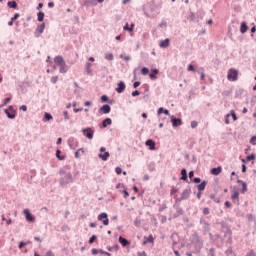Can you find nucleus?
<instances>
[{
	"label": "nucleus",
	"instance_id": "nucleus-1",
	"mask_svg": "<svg viewBox=\"0 0 256 256\" xmlns=\"http://www.w3.org/2000/svg\"><path fill=\"white\" fill-rule=\"evenodd\" d=\"M54 63L60 68V73H67V64H65V60L61 56H56Z\"/></svg>",
	"mask_w": 256,
	"mask_h": 256
},
{
	"label": "nucleus",
	"instance_id": "nucleus-2",
	"mask_svg": "<svg viewBox=\"0 0 256 256\" xmlns=\"http://www.w3.org/2000/svg\"><path fill=\"white\" fill-rule=\"evenodd\" d=\"M238 78L239 72L235 68H231L227 74L228 81H237Z\"/></svg>",
	"mask_w": 256,
	"mask_h": 256
},
{
	"label": "nucleus",
	"instance_id": "nucleus-3",
	"mask_svg": "<svg viewBox=\"0 0 256 256\" xmlns=\"http://www.w3.org/2000/svg\"><path fill=\"white\" fill-rule=\"evenodd\" d=\"M105 151H106L105 147L100 148V153H99L98 157L102 161H107V159H109V157H110L109 152H105Z\"/></svg>",
	"mask_w": 256,
	"mask_h": 256
},
{
	"label": "nucleus",
	"instance_id": "nucleus-4",
	"mask_svg": "<svg viewBox=\"0 0 256 256\" xmlns=\"http://www.w3.org/2000/svg\"><path fill=\"white\" fill-rule=\"evenodd\" d=\"M98 221H102L103 225L107 226L109 225V218L107 216V213H101L98 215Z\"/></svg>",
	"mask_w": 256,
	"mask_h": 256
},
{
	"label": "nucleus",
	"instance_id": "nucleus-5",
	"mask_svg": "<svg viewBox=\"0 0 256 256\" xmlns=\"http://www.w3.org/2000/svg\"><path fill=\"white\" fill-rule=\"evenodd\" d=\"M23 213H24L25 218H26L27 221H29L30 223H34L35 217H33V215H31V212H29L28 209H24Z\"/></svg>",
	"mask_w": 256,
	"mask_h": 256
},
{
	"label": "nucleus",
	"instance_id": "nucleus-6",
	"mask_svg": "<svg viewBox=\"0 0 256 256\" xmlns=\"http://www.w3.org/2000/svg\"><path fill=\"white\" fill-rule=\"evenodd\" d=\"M83 135H85V137H87V139H93V129L91 128H86L82 130Z\"/></svg>",
	"mask_w": 256,
	"mask_h": 256
},
{
	"label": "nucleus",
	"instance_id": "nucleus-7",
	"mask_svg": "<svg viewBox=\"0 0 256 256\" xmlns=\"http://www.w3.org/2000/svg\"><path fill=\"white\" fill-rule=\"evenodd\" d=\"M231 199L233 203H236L239 205V191L238 190H233L231 193Z\"/></svg>",
	"mask_w": 256,
	"mask_h": 256
},
{
	"label": "nucleus",
	"instance_id": "nucleus-8",
	"mask_svg": "<svg viewBox=\"0 0 256 256\" xmlns=\"http://www.w3.org/2000/svg\"><path fill=\"white\" fill-rule=\"evenodd\" d=\"M5 113L8 119H15V110H13V106H10L8 109H6Z\"/></svg>",
	"mask_w": 256,
	"mask_h": 256
},
{
	"label": "nucleus",
	"instance_id": "nucleus-9",
	"mask_svg": "<svg viewBox=\"0 0 256 256\" xmlns=\"http://www.w3.org/2000/svg\"><path fill=\"white\" fill-rule=\"evenodd\" d=\"M71 181H73V178L71 174H68L64 178H62L61 183L62 185H67V183H71Z\"/></svg>",
	"mask_w": 256,
	"mask_h": 256
},
{
	"label": "nucleus",
	"instance_id": "nucleus-10",
	"mask_svg": "<svg viewBox=\"0 0 256 256\" xmlns=\"http://www.w3.org/2000/svg\"><path fill=\"white\" fill-rule=\"evenodd\" d=\"M171 122L173 127H180V125H183V122L179 118H172Z\"/></svg>",
	"mask_w": 256,
	"mask_h": 256
},
{
	"label": "nucleus",
	"instance_id": "nucleus-11",
	"mask_svg": "<svg viewBox=\"0 0 256 256\" xmlns=\"http://www.w3.org/2000/svg\"><path fill=\"white\" fill-rule=\"evenodd\" d=\"M117 93H123L125 91V82L120 81L118 87L116 88Z\"/></svg>",
	"mask_w": 256,
	"mask_h": 256
},
{
	"label": "nucleus",
	"instance_id": "nucleus-12",
	"mask_svg": "<svg viewBox=\"0 0 256 256\" xmlns=\"http://www.w3.org/2000/svg\"><path fill=\"white\" fill-rule=\"evenodd\" d=\"M190 195H191V189H185V190L182 192L181 199H182V200L189 199Z\"/></svg>",
	"mask_w": 256,
	"mask_h": 256
},
{
	"label": "nucleus",
	"instance_id": "nucleus-13",
	"mask_svg": "<svg viewBox=\"0 0 256 256\" xmlns=\"http://www.w3.org/2000/svg\"><path fill=\"white\" fill-rule=\"evenodd\" d=\"M100 111L102 113H104L105 115H107V113H111V106L109 105H103L101 108H100Z\"/></svg>",
	"mask_w": 256,
	"mask_h": 256
},
{
	"label": "nucleus",
	"instance_id": "nucleus-14",
	"mask_svg": "<svg viewBox=\"0 0 256 256\" xmlns=\"http://www.w3.org/2000/svg\"><path fill=\"white\" fill-rule=\"evenodd\" d=\"M43 31H45V23L41 24L40 26H38L36 28L37 37H39L41 35V33H43Z\"/></svg>",
	"mask_w": 256,
	"mask_h": 256
},
{
	"label": "nucleus",
	"instance_id": "nucleus-15",
	"mask_svg": "<svg viewBox=\"0 0 256 256\" xmlns=\"http://www.w3.org/2000/svg\"><path fill=\"white\" fill-rule=\"evenodd\" d=\"M169 44H170V40H169V38H166L165 40H162L160 42V47L162 49H167V47H169Z\"/></svg>",
	"mask_w": 256,
	"mask_h": 256
},
{
	"label": "nucleus",
	"instance_id": "nucleus-16",
	"mask_svg": "<svg viewBox=\"0 0 256 256\" xmlns=\"http://www.w3.org/2000/svg\"><path fill=\"white\" fill-rule=\"evenodd\" d=\"M223 171V168L221 166L217 168H212L211 169V174L212 175H219Z\"/></svg>",
	"mask_w": 256,
	"mask_h": 256
},
{
	"label": "nucleus",
	"instance_id": "nucleus-17",
	"mask_svg": "<svg viewBox=\"0 0 256 256\" xmlns=\"http://www.w3.org/2000/svg\"><path fill=\"white\" fill-rule=\"evenodd\" d=\"M146 146L150 147V151H155V142H153V140L151 139L147 140Z\"/></svg>",
	"mask_w": 256,
	"mask_h": 256
},
{
	"label": "nucleus",
	"instance_id": "nucleus-18",
	"mask_svg": "<svg viewBox=\"0 0 256 256\" xmlns=\"http://www.w3.org/2000/svg\"><path fill=\"white\" fill-rule=\"evenodd\" d=\"M119 243L122 244V247H127V245H130L127 239L123 238V236L119 237Z\"/></svg>",
	"mask_w": 256,
	"mask_h": 256
},
{
	"label": "nucleus",
	"instance_id": "nucleus-19",
	"mask_svg": "<svg viewBox=\"0 0 256 256\" xmlns=\"http://www.w3.org/2000/svg\"><path fill=\"white\" fill-rule=\"evenodd\" d=\"M157 75H159V70L154 69V70H152V72L149 74V77H150V79L155 80V79H157Z\"/></svg>",
	"mask_w": 256,
	"mask_h": 256
},
{
	"label": "nucleus",
	"instance_id": "nucleus-20",
	"mask_svg": "<svg viewBox=\"0 0 256 256\" xmlns=\"http://www.w3.org/2000/svg\"><path fill=\"white\" fill-rule=\"evenodd\" d=\"M247 29H249V27H247V23L246 22H242L241 23L240 32L241 33H247Z\"/></svg>",
	"mask_w": 256,
	"mask_h": 256
},
{
	"label": "nucleus",
	"instance_id": "nucleus-21",
	"mask_svg": "<svg viewBox=\"0 0 256 256\" xmlns=\"http://www.w3.org/2000/svg\"><path fill=\"white\" fill-rule=\"evenodd\" d=\"M113 123V121L111 120V118H106L105 120H103L102 122V127H107V125H111Z\"/></svg>",
	"mask_w": 256,
	"mask_h": 256
},
{
	"label": "nucleus",
	"instance_id": "nucleus-22",
	"mask_svg": "<svg viewBox=\"0 0 256 256\" xmlns=\"http://www.w3.org/2000/svg\"><path fill=\"white\" fill-rule=\"evenodd\" d=\"M238 183L242 184L241 193H247V183L243 182L242 180H238Z\"/></svg>",
	"mask_w": 256,
	"mask_h": 256
},
{
	"label": "nucleus",
	"instance_id": "nucleus-23",
	"mask_svg": "<svg viewBox=\"0 0 256 256\" xmlns=\"http://www.w3.org/2000/svg\"><path fill=\"white\" fill-rule=\"evenodd\" d=\"M205 187H207V182L203 181L201 184L198 185V191H205Z\"/></svg>",
	"mask_w": 256,
	"mask_h": 256
},
{
	"label": "nucleus",
	"instance_id": "nucleus-24",
	"mask_svg": "<svg viewBox=\"0 0 256 256\" xmlns=\"http://www.w3.org/2000/svg\"><path fill=\"white\" fill-rule=\"evenodd\" d=\"M84 153H85V150H83V148L78 149L77 152L75 153L76 159H79V157H81V155H83Z\"/></svg>",
	"mask_w": 256,
	"mask_h": 256
},
{
	"label": "nucleus",
	"instance_id": "nucleus-25",
	"mask_svg": "<svg viewBox=\"0 0 256 256\" xmlns=\"http://www.w3.org/2000/svg\"><path fill=\"white\" fill-rule=\"evenodd\" d=\"M181 175H182V177H181L182 181H187V170L186 169L181 170Z\"/></svg>",
	"mask_w": 256,
	"mask_h": 256
},
{
	"label": "nucleus",
	"instance_id": "nucleus-26",
	"mask_svg": "<svg viewBox=\"0 0 256 256\" xmlns=\"http://www.w3.org/2000/svg\"><path fill=\"white\" fill-rule=\"evenodd\" d=\"M8 7H10V9H17V2L9 1L8 2Z\"/></svg>",
	"mask_w": 256,
	"mask_h": 256
},
{
	"label": "nucleus",
	"instance_id": "nucleus-27",
	"mask_svg": "<svg viewBox=\"0 0 256 256\" xmlns=\"http://www.w3.org/2000/svg\"><path fill=\"white\" fill-rule=\"evenodd\" d=\"M56 157L57 159H59L60 161H63L65 159V156H61V150H57L56 151Z\"/></svg>",
	"mask_w": 256,
	"mask_h": 256
},
{
	"label": "nucleus",
	"instance_id": "nucleus-28",
	"mask_svg": "<svg viewBox=\"0 0 256 256\" xmlns=\"http://www.w3.org/2000/svg\"><path fill=\"white\" fill-rule=\"evenodd\" d=\"M161 113H164V115H169V110H165L163 108L158 109V115H161Z\"/></svg>",
	"mask_w": 256,
	"mask_h": 256
},
{
	"label": "nucleus",
	"instance_id": "nucleus-29",
	"mask_svg": "<svg viewBox=\"0 0 256 256\" xmlns=\"http://www.w3.org/2000/svg\"><path fill=\"white\" fill-rule=\"evenodd\" d=\"M91 67H93V65L91 63L86 64V71H87L88 75H91Z\"/></svg>",
	"mask_w": 256,
	"mask_h": 256
},
{
	"label": "nucleus",
	"instance_id": "nucleus-30",
	"mask_svg": "<svg viewBox=\"0 0 256 256\" xmlns=\"http://www.w3.org/2000/svg\"><path fill=\"white\" fill-rule=\"evenodd\" d=\"M44 119H45V121H51V119H53V116L49 113H45L44 114Z\"/></svg>",
	"mask_w": 256,
	"mask_h": 256
},
{
	"label": "nucleus",
	"instance_id": "nucleus-31",
	"mask_svg": "<svg viewBox=\"0 0 256 256\" xmlns=\"http://www.w3.org/2000/svg\"><path fill=\"white\" fill-rule=\"evenodd\" d=\"M43 19H45V13H43V12H39L38 13V21H43Z\"/></svg>",
	"mask_w": 256,
	"mask_h": 256
},
{
	"label": "nucleus",
	"instance_id": "nucleus-32",
	"mask_svg": "<svg viewBox=\"0 0 256 256\" xmlns=\"http://www.w3.org/2000/svg\"><path fill=\"white\" fill-rule=\"evenodd\" d=\"M230 116L232 117L233 121H237V114H235V110L230 111Z\"/></svg>",
	"mask_w": 256,
	"mask_h": 256
},
{
	"label": "nucleus",
	"instance_id": "nucleus-33",
	"mask_svg": "<svg viewBox=\"0 0 256 256\" xmlns=\"http://www.w3.org/2000/svg\"><path fill=\"white\" fill-rule=\"evenodd\" d=\"M123 29L124 31H129L130 33H133V28L129 27V23H127Z\"/></svg>",
	"mask_w": 256,
	"mask_h": 256
},
{
	"label": "nucleus",
	"instance_id": "nucleus-34",
	"mask_svg": "<svg viewBox=\"0 0 256 256\" xmlns=\"http://www.w3.org/2000/svg\"><path fill=\"white\" fill-rule=\"evenodd\" d=\"M141 73H142V75H148L149 74V68H147V67L142 68Z\"/></svg>",
	"mask_w": 256,
	"mask_h": 256
},
{
	"label": "nucleus",
	"instance_id": "nucleus-35",
	"mask_svg": "<svg viewBox=\"0 0 256 256\" xmlns=\"http://www.w3.org/2000/svg\"><path fill=\"white\" fill-rule=\"evenodd\" d=\"M246 161H255V154H251L246 157Z\"/></svg>",
	"mask_w": 256,
	"mask_h": 256
},
{
	"label": "nucleus",
	"instance_id": "nucleus-36",
	"mask_svg": "<svg viewBox=\"0 0 256 256\" xmlns=\"http://www.w3.org/2000/svg\"><path fill=\"white\" fill-rule=\"evenodd\" d=\"M105 59H107L108 61H113V54L112 53L106 54Z\"/></svg>",
	"mask_w": 256,
	"mask_h": 256
},
{
	"label": "nucleus",
	"instance_id": "nucleus-37",
	"mask_svg": "<svg viewBox=\"0 0 256 256\" xmlns=\"http://www.w3.org/2000/svg\"><path fill=\"white\" fill-rule=\"evenodd\" d=\"M95 241H97V236L96 235L91 236V238L89 239L90 245H92V243H95Z\"/></svg>",
	"mask_w": 256,
	"mask_h": 256
},
{
	"label": "nucleus",
	"instance_id": "nucleus-38",
	"mask_svg": "<svg viewBox=\"0 0 256 256\" xmlns=\"http://www.w3.org/2000/svg\"><path fill=\"white\" fill-rule=\"evenodd\" d=\"M197 125H199V123H198L197 121H192V122H191V127H192V129L197 128Z\"/></svg>",
	"mask_w": 256,
	"mask_h": 256
},
{
	"label": "nucleus",
	"instance_id": "nucleus-39",
	"mask_svg": "<svg viewBox=\"0 0 256 256\" xmlns=\"http://www.w3.org/2000/svg\"><path fill=\"white\" fill-rule=\"evenodd\" d=\"M229 117H231V114H227V115L225 116V123H226V125H229V123H230Z\"/></svg>",
	"mask_w": 256,
	"mask_h": 256
},
{
	"label": "nucleus",
	"instance_id": "nucleus-40",
	"mask_svg": "<svg viewBox=\"0 0 256 256\" xmlns=\"http://www.w3.org/2000/svg\"><path fill=\"white\" fill-rule=\"evenodd\" d=\"M115 171L117 175H121V173H123V170L121 169V167H116Z\"/></svg>",
	"mask_w": 256,
	"mask_h": 256
},
{
	"label": "nucleus",
	"instance_id": "nucleus-41",
	"mask_svg": "<svg viewBox=\"0 0 256 256\" xmlns=\"http://www.w3.org/2000/svg\"><path fill=\"white\" fill-rule=\"evenodd\" d=\"M250 143H251V145H256V136H253V137L250 139Z\"/></svg>",
	"mask_w": 256,
	"mask_h": 256
},
{
	"label": "nucleus",
	"instance_id": "nucleus-42",
	"mask_svg": "<svg viewBox=\"0 0 256 256\" xmlns=\"http://www.w3.org/2000/svg\"><path fill=\"white\" fill-rule=\"evenodd\" d=\"M57 81H59V77L53 76V77L51 78V82H52V83H57Z\"/></svg>",
	"mask_w": 256,
	"mask_h": 256
},
{
	"label": "nucleus",
	"instance_id": "nucleus-43",
	"mask_svg": "<svg viewBox=\"0 0 256 256\" xmlns=\"http://www.w3.org/2000/svg\"><path fill=\"white\" fill-rule=\"evenodd\" d=\"M137 95H141V92H139V90L132 92V97H137Z\"/></svg>",
	"mask_w": 256,
	"mask_h": 256
},
{
	"label": "nucleus",
	"instance_id": "nucleus-44",
	"mask_svg": "<svg viewBox=\"0 0 256 256\" xmlns=\"http://www.w3.org/2000/svg\"><path fill=\"white\" fill-rule=\"evenodd\" d=\"M170 193L171 195H174V193H179V190L177 188H172Z\"/></svg>",
	"mask_w": 256,
	"mask_h": 256
},
{
	"label": "nucleus",
	"instance_id": "nucleus-45",
	"mask_svg": "<svg viewBox=\"0 0 256 256\" xmlns=\"http://www.w3.org/2000/svg\"><path fill=\"white\" fill-rule=\"evenodd\" d=\"M63 115H64V119H66V120L69 119V112L64 111Z\"/></svg>",
	"mask_w": 256,
	"mask_h": 256
},
{
	"label": "nucleus",
	"instance_id": "nucleus-46",
	"mask_svg": "<svg viewBox=\"0 0 256 256\" xmlns=\"http://www.w3.org/2000/svg\"><path fill=\"white\" fill-rule=\"evenodd\" d=\"M85 107H91V105H93V103L91 101H86L84 103Z\"/></svg>",
	"mask_w": 256,
	"mask_h": 256
},
{
	"label": "nucleus",
	"instance_id": "nucleus-47",
	"mask_svg": "<svg viewBox=\"0 0 256 256\" xmlns=\"http://www.w3.org/2000/svg\"><path fill=\"white\" fill-rule=\"evenodd\" d=\"M203 215H209V208L203 209Z\"/></svg>",
	"mask_w": 256,
	"mask_h": 256
},
{
	"label": "nucleus",
	"instance_id": "nucleus-48",
	"mask_svg": "<svg viewBox=\"0 0 256 256\" xmlns=\"http://www.w3.org/2000/svg\"><path fill=\"white\" fill-rule=\"evenodd\" d=\"M108 97L107 96H105V95H103L102 97H101V101L103 102V103H105V101H108Z\"/></svg>",
	"mask_w": 256,
	"mask_h": 256
},
{
	"label": "nucleus",
	"instance_id": "nucleus-49",
	"mask_svg": "<svg viewBox=\"0 0 256 256\" xmlns=\"http://www.w3.org/2000/svg\"><path fill=\"white\" fill-rule=\"evenodd\" d=\"M242 173H247V166L245 164H242Z\"/></svg>",
	"mask_w": 256,
	"mask_h": 256
},
{
	"label": "nucleus",
	"instance_id": "nucleus-50",
	"mask_svg": "<svg viewBox=\"0 0 256 256\" xmlns=\"http://www.w3.org/2000/svg\"><path fill=\"white\" fill-rule=\"evenodd\" d=\"M188 71H195V67L192 64H190L188 66Z\"/></svg>",
	"mask_w": 256,
	"mask_h": 256
},
{
	"label": "nucleus",
	"instance_id": "nucleus-51",
	"mask_svg": "<svg viewBox=\"0 0 256 256\" xmlns=\"http://www.w3.org/2000/svg\"><path fill=\"white\" fill-rule=\"evenodd\" d=\"M139 85H141V82H134V84H133L134 89H137V87H139Z\"/></svg>",
	"mask_w": 256,
	"mask_h": 256
},
{
	"label": "nucleus",
	"instance_id": "nucleus-52",
	"mask_svg": "<svg viewBox=\"0 0 256 256\" xmlns=\"http://www.w3.org/2000/svg\"><path fill=\"white\" fill-rule=\"evenodd\" d=\"M19 19V14H15L14 17L11 18L12 21H17Z\"/></svg>",
	"mask_w": 256,
	"mask_h": 256
},
{
	"label": "nucleus",
	"instance_id": "nucleus-53",
	"mask_svg": "<svg viewBox=\"0 0 256 256\" xmlns=\"http://www.w3.org/2000/svg\"><path fill=\"white\" fill-rule=\"evenodd\" d=\"M25 245H27V243L20 242V244H19V249H23V247H25Z\"/></svg>",
	"mask_w": 256,
	"mask_h": 256
},
{
	"label": "nucleus",
	"instance_id": "nucleus-54",
	"mask_svg": "<svg viewBox=\"0 0 256 256\" xmlns=\"http://www.w3.org/2000/svg\"><path fill=\"white\" fill-rule=\"evenodd\" d=\"M148 243H153L154 239H153V236H149L148 239H147Z\"/></svg>",
	"mask_w": 256,
	"mask_h": 256
},
{
	"label": "nucleus",
	"instance_id": "nucleus-55",
	"mask_svg": "<svg viewBox=\"0 0 256 256\" xmlns=\"http://www.w3.org/2000/svg\"><path fill=\"white\" fill-rule=\"evenodd\" d=\"M194 176H195V172L190 171V172H189V178H190V179H193Z\"/></svg>",
	"mask_w": 256,
	"mask_h": 256
},
{
	"label": "nucleus",
	"instance_id": "nucleus-56",
	"mask_svg": "<svg viewBox=\"0 0 256 256\" xmlns=\"http://www.w3.org/2000/svg\"><path fill=\"white\" fill-rule=\"evenodd\" d=\"M225 207H227L228 209H230V207H231V202L226 201V202H225Z\"/></svg>",
	"mask_w": 256,
	"mask_h": 256
},
{
	"label": "nucleus",
	"instance_id": "nucleus-57",
	"mask_svg": "<svg viewBox=\"0 0 256 256\" xmlns=\"http://www.w3.org/2000/svg\"><path fill=\"white\" fill-rule=\"evenodd\" d=\"M97 253H99V250H97V249H92V255H97Z\"/></svg>",
	"mask_w": 256,
	"mask_h": 256
},
{
	"label": "nucleus",
	"instance_id": "nucleus-58",
	"mask_svg": "<svg viewBox=\"0 0 256 256\" xmlns=\"http://www.w3.org/2000/svg\"><path fill=\"white\" fill-rule=\"evenodd\" d=\"M127 197H129V192H127V190H124V198L127 199Z\"/></svg>",
	"mask_w": 256,
	"mask_h": 256
},
{
	"label": "nucleus",
	"instance_id": "nucleus-59",
	"mask_svg": "<svg viewBox=\"0 0 256 256\" xmlns=\"http://www.w3.org/2000/svg\"><path fill=\"white\" fill-rule=\"evenodd\" d=\"M20 109H21V111H27V106L22 105V106L20 107Z\"/></svg>",
	"mask_w": 256,
	"mask_h": 256
},
{
	"label": "nucleus",
	"instance_id": "nucleus-60",
	"mask_svg": "<svg viewBox=\"0 0 256 256\" xmlns=\"http://www.w3.org/2000/svg\"><path fill=\"white\" fill-rule=\"evenodd\" d=\"M201 181V178H194V183H199Z\"/></svg>",
	"mask_w": 256,
	"mask_h": 256
},
{
	"label": "nucleus",
	"instance_id": "nucleus-61",
	"mask_svg": "<svg viewBox=\"0 0 256 256\" xmlns=\"http://www.w3.org/2000/svg\"><path fill=\"white\" fill-rule=\"evenodd\" d=\"M37 9H43V3H39Z\"/></svg>",
	"mask_w": 256,
	"mask_h": 256
},
{
	"label": "nucleus",
	"instance_id": "nucleus-62",
	"mask_svg": "<svg viewBox=\"0 0 256 256\" xmlns=\"http://www.w3.org/2000/svg\"><path fill=\"white\" fill-rule=\"evenodd\" d=\"M9 101H11V98L10 97L6 98L5 99V105H7V103H9Z\"/></svg>",
	"mask_w": 256,
	"mask_h": 256
},
{
	"label": "nucleus",
	"instance_id": "nucleus-63",
	"mask_svg": "<svg viewBox=\"0 0 256 256\" xmlns=\"http://www.w3.org/2000/svg\"><path fill=\"white\" fill-rule=\"evenodd\" d=\"M48 7H55V3L50 2V3L48 4Z\"/></svg>",
	"mask_w": 256,
	"mask_h": 256
},
{
	"label": "nucleus",
	"instance_id": "nucleus-64",
	"mask_svg": "<svg viewBox=\"0 0 256 256\" xmlns=\"http://www.w3.org/2000/svg\"><path fill=\"white\" fill-rule=\"evenodd\" d=\"M7 225H11V219L6 220Z\"/></svg>",
	"mask_w": 256,
	"mask_h": 256
}]
</instances>
